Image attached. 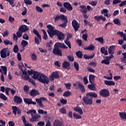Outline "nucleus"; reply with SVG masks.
Here are the masks:
<instances>
[{
    "label": "nucleus",
    "instance_id": "obj_1",
    "mask_svg": "<svg viewBox=\"0 0 126 126\" xmlns=\"http://www.w3.org/2000/svg\"><path fill=\"white\" fill-rule=\"evenodd\" d=\"M47 28V32L50 37L53 38L55 35L58 37V39L60 41L64 39V34L60 32L58 30H55V27L51 25H48Z\"/></svg>",
    "mask_w": 126,
    "mask_h": 126
},
{
    "label": "nucleus",
    "instance_id": "obj_2",
    "mask_svg": "<svg viewBox=\"0 0 126 126\" xmlns=\"http://www.w3.org/2000/svg\"><path fill=\"white\" fill-rule=\"evenodd\" d=\"M32 78L35 80H38L39 82L44 84H49V80L48 76L46 74L32 70Z\"/></svg>",
    "mask_w": 126,
    "mask_h": 126
},
{
    "label": "nucleus",
    "instance_id": "obj_3",
    "mask_svg": "<svg viewBox=\"0 0 126 126\" xmlns=\"http://www.w3.org/2000/svg\"><path fill=\"white\" fill-rule=\"evenodd\" d=\"M97 97V94L96 93H93L90 92V93H87L86 94V96H84L82 98V100L84 103L87 105H92L93 103V97L96 98Z\"/></svg>",
    "mask_w": 126,
    "mask_h": 126
},
{
    "label": "nucleus",
    "instance_id": "obj_4",
    "mask_svg": "<svg viewBox=\"0 0 126 126\" xmlns=\"http://www.w3.org/2000/svg\"><path fill=\"white\" fill-rule=\"evenodd\" d=\"M21 64L22 65V67H20V66H19V67L22 72L23 73V75H22V78H23L24 80L29 81V82H31V83H32V80H31V78H30V77L29 76V75H32V70H31V71H28V75L27 69L25 68V66H24V64H23V63H21Z\"/></svg>",
    "mask_w": 126,
    "mask_h": 126
},
{
    "label": "nucleus",
    "instance_id": "obj_5",
    "mask_svg": "<svg viewBox=\"0 0 126 126\" xmlns=\"http://www.w3.org/2000/svg\"><path fill=\"white\" fill-rule=\"evenodd\" d=\"M10 55V52L8 48H4L0 51V57L1 59H5Z\"/></svg>",
    "mask_w": 126,
    "mask_h": 126
},
{
    "label": "nucleus",
    "instance_id": "obj_6",
    "mask_svg": "<svg viewBox=\"0 0 126 126\" xmlns=\"http://www.w3.org/2000/svg\"><path fill=\"white\" fill-rule=\"evenodd\" d=\"M99 94L103 97L106 98L110 95L109 91L106 89H103L99 92Z\"/></svg>",
    "mask_w": 126,
    "mask_h": 126
},
{
    "label": "nucleus",
    "instance_id": "obj_7",
    "mask_svg": "<svg viewBox=\"0 0 126 126\" xmlns=\"http://www.w3.org/2000/svg\"><path fill=\"white\" fill-rule=\"evenodd\" d=\"M54 48L52 51L53 53L56 56L62 57L63 54L62 50L60 49L59 48H58V47H57L55 45L54 46Z\"/></svg>",
    "mask_w": 126,
    "mask_h": 126
},
{
    "label": "nucleus",
    "instance_id": "obj_8",
    "mask_svg": "<svg viewBox=\"0 0 126 126\" xmlns=\"http://www.w3.org/2000/svg\"><path fill=\"white\" fill-rule=\"evenodd\" d=\"M59 72L58 71H54L52 73L51 75L49 76V79L51 81L54 80V79H57L59 78Z\"/></svg>",
    "mask_w": 126,
    "mask_h": 126
},
{
    "label": "nucleus",
    "instance_id": "obj_9",
    "mask_svg": "<svg viewBox=\"0 0 126 126\" xmlns=\"http://www.w3.org/2000/svg\"><path fill=\"white\" fill-rule=\"evenodd\" d=\"M76 90L80 89L81 93H84L86 92L85 88L83 84H81L80 82H78V85L76 88Z\"/></svg>",
    "mask_w": 126,
    "mask_h": 126
},
{
    "label": "nucleus",
    "instance_id": "obj_10",
    "mask_svg": "<svg viewBox=\"0 0 126 126\" xmlns=\"http://www.w3.org/2000/svg\"><path fill=\"white\" fill-rule=\"evenodd\" d=\"M72 25L75 32L78 31L80 27V25L78 23L76 20H73L72 22Z\"/></svg>",
    "mask_w": 126,
    "mask_h": 126
},
{
    "label": "nucleus",
    "instance_id": "obj_11",
    "mask_svg": "<svg viewBox=\"0 0 126 126\" xmlns=\"http://www.w3.org/2000/svg\"><path fill=\"white\" fill-rule=\"evenodd\" d=\"M55 46L58 48H61L62 49H68V47L66 46L63 43H60L59 42H56L55 44Z\"/></svg>",
    "mask_w": 126,
    "mask_h": 126
},
{
    "label": "nucleus",
    "instance_id": "obj_12",
    "mask_svg": "<svg viewBox=\"0 0 126 126\" xmlns=\"http://www.w3.org/2000/svg\"><path fill=\"white\" fill-rule=\"evenodd\" d=\"M42 101H47V98L46 97H40V98H36L35 101L38 104L40 107H43V103H42Z\"/></svg>",
    "mask_w": 126,
    "mask_h": 126
},
{
    "label": "nucleus",
    "instance_id": "obj_13",
    "mask_svg": "<svg viewBox=\"0 0 126 126\" xmlns=\"http://www.w3.org/2000/svg\"><path fill=\"white\" fill-rule=\"evenodd\" d=\"M66 16H64L63 14H61L60 15H56V17L55 18V22H57L60 20H65V18H66Z\"/></svg>",
    "mask_w": 126,
    "mask_h": 126
},
{
    "label": "nucleus",
    "instance_id": "obj_14",
    "mask_svg": "<svg viewBox=\"0 0 126 126\" xmlns=\"http://www.w3.org/2000/svg\"><path fill=\"white\" fill-rule=\"evenodd\" d=\"M94 19L95 21L97 22H100L101 20L105 22V21L106 20V18L104 16H103L102 15H100L99 16H95L94 17Z\"/></svg>",
    "mask_w": 126,
    "mask_h": 126
},
{
    "label": "nucleus",
    "instance_id": "obj_15",
    "mask_svg": "<svg viewBox=\"0 0 126 126\" xmlns=\"http://www.w3.org/2000/svg\"><path fill=\"white\" fill-rule=\"evenodd\" d=\"M65 8L67 9L68 11H71L73 10V7L68 2H65L63 4Z\"/></svg>",
    "mask_w": 126,
    "mask_h": 126
},
{
    "label": "nucleus",
    "instance_id": "obj_16",
    "mask_svg": "<svg viewBox=\"0 0 126 126\" xmlns=\"http://www.w3.org/2000/svg\"><path fill=\"white\" fill-rule=\"evenodd\" d=\"M21 45L22 47L21 48L20 52H23V51L25 50V47L28 45V42L26 41V40H23L21 43Z\"/></svg>",
    "mask_w": 126,
    "mask_h": 126
},
{
    "label": "nucleus",
    "instance_id": "obj_17",
    "mask_svg": "<svg viewBox=\"0 0 126 126\" xmlns=\"http://www.w3.org/2000/svg\"><path fill=\"white\" fill-rule=\"evenodd\" d=\"M70 66V64L69 62L67 61H64L62 63V66L64 69H69V66Z\"/></svg>",
    "mask_w": 126,
    "mask_h": 126
},
{
    "label": "nucleus",
    "instance_id": "obj_18",
    "mask_svg": "<svg viewBox=\"0 0 126 126\" xmlns=\"http://www.w3.org/2000/svg\"><path fill=\"white\" fill-rule=\"evenodd\" d=\"M63 23L59 25V27H62V28H65L67 27V24L68 23L67 18H65L63 20Z\"/></svg>",
    "mask_w": 126,
    "mask_h": 126
},
{
    "label": "nucleus",
    "instance_id": "obj_19",
    "mask_svg": "<svg viewBox=\"0 0 126 126\" xmlns=\"http://www.w3.org/2000/svg\"><path fill=\"white\" fill-rule=\"evenodd\" d=\"M32 32L39 38V41H42V36H41V34H40V33L38 30L36 29H33Z\"/></svg>",
    "mask_w": 126,
    "mask_h": 126
},
{
    "label": "nucleus",
    "instance_id": "obj_20",
    "mask_svg": "<svg viewBox=\"0 0 126 126\" xmlns=\"http://www.w3.org/2000/svg\"><path fill=\"white\" fill-rule=\"evenodd\" d=\"M19 31L22 32H26V31H28V28L26 25H22L19 28Z\"/></svg>",
    "mask_w": 126,
    "mask_h": 126
},
{
    "label": "nucleus",
    "instance_id": "obj_21",
    "mask_svg": "<svg viewBox=\"0 0 126 126\" xmlns=\"http://www.w3.org/2000/svg\"><path fill=\"white\" fill-rule=\"evenodd\" d=\"M80 11L83 13H87L88 10L87 9L86 6L85 5H82L80 6Z\"/></svg>",
    "mask_w": 126,
    "mask_h": 126
},
{
    "label": "nucleus",
    "instance_id": "obj_22",
    "mask_svg": "<svg viewBox=\"0 0 126 126\" xmlns=\"http://www.w3.org/2000/svg\"><path fill=\"white\" fill-rule=\"evenodd\" d=\"M115 48V45H112L109 46L108 48V52L110 55L114 54Z\"/></svg>",
    "mask_w": 126,
    "mask_h": 126
},
{
    "label": "nucleus",
    "instance_id": "obj_23",
    "mask_svg": "<svg viewBox=\"0 0 126 126\" xmlns=\"http://www.w3.org/2000/svg\"><path fill=\"white\" fill-rule=\"evenodd\" d=\"M53 46V42L52 40H50V41L46 43V48L47 50L49 51H51L52 49Z\"/></svg>",
    "mask_w": 126,
    "mask_h": 126
},
{
    "label": "nucleus",
    "instance_id": "obj_24",
    "mask_svg": "<svg viewBox=\"0 0 126 126\" xmlns=\"http://www.w3.org/2000/svg\"><path fill=\"white\" fill-rule=\"evenodd\" d=\"M73 109L75 111L77 112L80 115H82L83 114L82 109L81 107H79V106L74 107Z\"/></svg>",
    "mask_w": 126,
    "mask_h": 126
},
{
    "label": "nucleus",
    "instance_id": "obj_25",
    "mask_svg": "<svg viewBox=\"0 0 126 126\" xmlns=\"http://www.w3.org/2000/svg\"><path fill=\"white\" fill-rule=\"evenodd\" d=\"M41 118V116L40 115H35L32 117V122H38L39 121V119Z\"/></svg>",
    "mask_w": 126,
    "mask_h": 126
},
{
    "label": "nucleus",
    "instance_id": "obj_26",
    "mask_svg": "<svg viewBox=\"0 0 126 126\" xmlns=\"http://www.w3.org/2000/svg\"><path fill=\"white\" fill-rule=\"evenodd\" d=\"M104 83L106 85H108L109 86H114L115 85V82H113V81H105Z\"/></svg>",
    "mask_w": 126,
    "mask_h": 126
},
{
    "label": "nucleus",
    "instance_id": "obj_27",
    "mask_svg": "<svg viewBox=\"0 0 126 126\" xmlns=\"http://www.w3.org/2000/svg\"><path fill=\"white\" fill-rule=\"evenodd\" d=\"M14 101L15 102V103L19 104L22 102V99L18 96H15Z\"/></svg>",
    "mask_w": 126,
    "mask_h": 126
},
{
    "label": "nucleus",
    "instance_id": "obj_28",
    "mask_svg": "<svg viewBox=\"0 0 126 126\" xmlns=\"http://www.w3.org/2000/svg\"><path fill=\"white\" fill-rule=\"evenodd\" d=\"M89 79L90 82L92 84H93V82H94V81L95 80V75L94 74H90Z\"/></svg>",
    "mask_w": 126,
    "mask_h": 126
},
{
    "label": "nucleus",
    "instance_id": "obj_29",
    "mask_svg": "<svg viewBox=\"0 0 126 126\" xmlns=\"http://www.w3.org/2000/svg\"><path fill=\"white\" fill-rule=\"evenodd\" d=\"M95 49L94 46L92 44H91L88 47H86L84 48V49L85 50H91V51H94Z\"/></svg>",
    "mask_w": 126,
    "mask_h": 126
},
{
    "label": "nucleus",
    "instance_id": "obj_30",
    "mask_svg": "<svg viewBox=\"0 0 126 126\" xmlns=\"http://www.w3.org/2000/svg\"><path fill=\"white\" fill-rule=\"evenodd\" d=\"M100 52L102 54H104L105 56H107L108 53L107 50H105V48L104 47H102L100 49Z\"/></svg>",
    "mask_w": 126,
    "mask_h": 126
},
{
    "label": "nucleus",
    "instance_id": "obj_31",
    "mask_svg": "<svg viewBox=\"0 0 126 126\" xmlns=\"http://www.w3.org/2000/svg\"><path fill=\"white\" fill-rule=\"evenodd\" d=\"M22 120L24 123V125H25V126H32L31 124L27 123V121H26V119H25V116H23V117H22Z\"/></svg>",
    "mask_w": 126,
    "mask_h": 126
},
{
    "label": "nucleus",
    "instance_id": "obj_32",
    "mask_svg": "<svg viewBox=\"0 0 126 126\" xmlns=\"http://www.w3.org/2000/svg\"><path fill=\"white\" fill-rule=\"evenodd\" d=\"M95 54H94L92 55L88 56L87 54L84 55V58L86 60L92 59L94 57Z\"/></svg>",
    "mask_w": 126,
    "mask_h": 126
},
{
    "label": "nucleus",
    "instance_id": "obj_33",
    "mask_svg": "<svg viewBox=\"0 0 126 126\" xmlns=\"http://www.w3.org/2000/svg\"><path fill=\"white\" fill-rule=\"evenodd\" d=\"M1 68L3 72V74H4V75H6V73L7 71V68L6 67V66H1Z\"/></svg>",
    "mask_w": 126,
    "mask_h": 126
},
{
    "label": "nucleus",
    "instance_id": "obj_34",
    "mask_svg": "<svg viewBox=\"0 0 126 126\" xmlns=\"http://www.w3.org/2000/svg\"><path fill=\"white\" fill-rule=\"evenodd\" d=\"M119 115L120 118L123 120H126V113L125 112H120Z\"/></svg>",
    "mask_w": 126,
    "mask_h": 126
},
{
    "label": "nucleus",
    "instance_id": "obj_35",
    "mask_svg": "<svg viewBox=\"0 0 126 126\" xmlns=\"http://www.w3.org/2000/svg\"><path fill=\"white\" fill-rule=\"evenodd\" d=\"M40 94L39 92L36 90H32V96L35 97L37 96V95H39Z\"/></svg>",
    "mask_w": 126,
    "mask_h": 126
},
{
    "label": "nucleus",
    "instance_id": "obj_36",
    "mask_svg": "<svg viewBox=\"0 0 126 126\" xmlns=\"http://www.w3.org/2000/svg\"><path fill=\"white\" fill-rule=\"evenodd\" d=\"M76 55L77 58H80V59H82L83 57V53L80 51H78L76 52Z\"/></svg>",
    "mask_w": 126,
    "mask_h": 126
},
{
    "label": "nucleus",
    "instance_id": "obj_37",
    "mask_svg": "<svg viewBox=\"0 0 126 126\" xmlns=\"http://www.w3.org/2000/svg\"><path fill=\"white\" fill-rule=\"evenodd\" d=\"M88 87L91 91H95L96 90V88L93 83L91 85H88Z\"/></svg>",
    "mask_w": 126,
    "mask_h": 126
},
{
    "label": "nucleus",
    "instance_id": "obj_38",
    "mask_svg": "<svg viewBox=\"0 0 126 126\" xmlns=\"http://www.w3.org/2000/svg\"><path fill=\"white\" fill-rule=\"evenodd\" d=\"M54 126H62V123L59 120H56L54 122Z\"/></svg>",
    "mask_w": 126,
    "mask_h": 126
},
{
    "label": "nucleus",
    "instance_id": "obj_39",
    "mask_svg": "<svg viewBox=\"0 0 126 126\" xmlns=\"http://www.w3.org/2000/svg\"><path fill=\"white\" fill-rule=\"evenodd\" d=\"M30 89V88L29 87V86H27V85H25L24 87V92H25V93H26L27 94H28V93H29V89Z\"/></svg>",
    "mask_w": 126,
    "mask_h": 126
},
{
    "label": "nucleus",
    "instance_id": "obj_40",
    "mask_svg": "<svg viewBox=\"0 0 126 126\" xmlns=\"http://www.w3.org/2000/svg\"><path fill=\"white\" fill-rule=\"evenodd\" d=\"M18 109V108L15 106H13L12 107V110L13 111V114H14L15 116H16V114H17Z\"/></svg>",
    "mask_w": 126,
    "mask_h": 126
},
{
    "label": "nucleus",
    "instance_id": "obj_41",
    "mask_svg": "<svg viewBox=\"0 0 126 126\" xmlns=\"http://www.w3.org/2000/svg\"><path fill=\"white\" fill-rule=\"evenodd\" d=\"M24 101L27 104H32V99L29 98H24Z\"/></svg>",
    "mask_w": 126,
    "mask_h": 126
},
{
    "label": "nucleus",
    "instance_id": "obj_42",
    "mask_svg": "<svg viewBox=\"0 0 126 126\" xmlns=\"http://www.w3.org/2000/svg\"><path fill=\"white\" fill-rule=\"evenodd\" d=\"M114 23L115 24L118 25V26H121V23L120 21V20H119V19L116 18L113 21Z\"/></svg>",
    "mask_w": 126,
    "mask_h": 126
},
{
    "label": "nucleus",
    "instance_id": "obj_43",
    "mask_svg": "<svg viewBox=\"0 0 126 126\" xmlns=\"http://www.w3.org/2000/svg\"><path fill=\"white\" fill-rule=\"evenodd\" d=\"M3 43L4 45H12V41H9L7 39L3 40Z\"/></svg>",
    "mask_w": 126,
    "mask_h": 126
},
{
    "label": "nucleus",
    "instance_id": "obj_44",
    "mask_svg": "<svg viewBox=\"0 0 126 126\" xmlns=\"http://www.w3.org/2000/svg\"><path fill=\"white\" fill-rule=\"evenodd\" d=\"M96 41H98L101 44H103L104 43V39L103 37H100L98 38H95Z\"/></svg>",
    "mask_w": 126,
    "mask_h": 126
},
{
    "label": "nucleus",
    "instance_id": "obj_45",
    "mask_svg": "<svg viewBox=\"0 0 126 126\" xmlns=\"http://www.w3.org/2000/svg\"><path fill=\"white\" fill-rule=\"evenodd\" d=\"M0 99L4 100V101H6V100H7V97H6V96L2 93L0 94Z\"/></svg>",
    "mask_w": 126,
    "mask_h": 126
},
{
    "label": "nucleus",
    "instance_id": "obj_46",
    "mask_svg": "<svg viewBox=\"0 0 126 126\" xmlns=\"http://www.w3.org/2000/svg\"><path fill=\"white\" fill-rule=\"evenodd\" d=\"M43 32L44 34L43 39L44 40H47L48 39V34H47V32L45 30H43Z\"/></svg>",
    "mask_w": 126,
    "mask_h": 126
},
{
    "label": "nucleus",
    "instance_id": "obj_47",
    "mask_svg": "<svg viewBox=\"0 0 126 126\" xmlns=\"http://www.w3.org/2000/svg\"><path fill=\"white\" fill-rule=\"evenodd\" d=\"M65 44L68 46L69 48L70 49L71 48V43L69 40L65 39L64 40Z\"/></svg>",
    "mask_w": 126,
    "mask_h": 126
},
{
    "label": "nucleus",
    "instance_id": "obj_48",
    "mask_svg": "<svg viewBox=\"0 0 126 126\" xmlns=\"http://www.w3.org/2000/svg\"><path fill=\"white\" fill-rule=\"evenodd\" d=\"M101 63H104L106 65H109L110 64V61L107 60L106 59L103 60L101 61Z\"/></svg>",
    "mask_w": 126,
    "mask_h": 126
},
{
    "label": "nucleus",
    "instance_id": "obj_49",
    "mask_svg": "<svg viewBox=\"0 0 126 126\" xmlns=\"http://www.w3.org/2000/svg\"><path fill=\"white\" fill-rule=\"evenodd\" d=\"M82 38L85 41H88V34L87 32H86L85 34H83Z\"/></svg>",
    "mask_w": 126,
    "mask_h": 126
},
{
    "label": "nucleus",
    "instance_id": "obj_50",
    "mask_svg": "<svg viewBox=\"0 0 126 126\" xmlns=\"http://www.w3.org/2000/svg\"><path fill=\"white\" fill-rule=\"evenodd\" d=\"M71 94L70 92L69 91H67L66 92H65L63 94V96L65 97H68Z\"/></svg>",
    "mask_w": 126,
    "mask_h": 126
},
{
    "label": "nucleus",
    "instance_id": "obj_51",
    "mask_svg": "<svg viewBox=\"0 0 126 126\" xmlns=\"http://www.w3.org/2000/svg\"><path fill=\"white\" fill-rule=\"evenodd\" d=\"M67 58H68V59L69 60V61L70 62H72L74 60V57L72 55H69L67 56Z\"/></svg>",
    "mask_w": 126,
    "mask_h": 126
},
{
    "label": "nucleus",
    "instance_id": "obj_52",
    "mask_svg": "<svg viewBox=\"0 0 126 126\" xmlns=\"http://www.w3.org/2000/svg\"><path fill=\"white\" fill-rule=\"evenodd\" d=\"M73 116L76 119H80L82 118V117L80 115H79L75 113H73Z\"/></svg>",
    "mask_w": 126,
    "mask_h": 126
},
{
    "label": "nucleus",
    "instance_id": "obj_53",
    "mask_svg": "<svg viewBox=\"0 0 126 126\" xmlns=\"http://www.w3.org/2000/svg\"><path fill=\"white\" fill-rule=\"evenodd\" d=\"M60 112L63 114H65L66 113V109L64 108V107H62L60 109Z\"/></svg>",
    "mask_w": 126,
    "mask_h": 126
},
{
    "label": "nucleus",
    "instance_id": "obj_54",
    "mask_svg": "<svg viewBox=\"0 0 126 126\" xmlns=\"http://www.w3.org/2000/svg\"><path fill=\"white\" fill-rule=\"evenodd\" d=\"M38 113L40 114H45L47 115L48 114V112L47 111H44V110H43V109H39V110L38 111Z\"/></svg>",
    "mask_w": 126,
    "mask_h": 126
},
{
    "label": "nucleus",
    "instance_id": "obj_55",
    "mask_svg": "<svg viewBox=\"0 0 126 126\" xmlns=\"http://www.w3.org/2000/svg\"><path fill=\"white\" fill-rule=\"evenodd\" d=\"M39 40V37H38L37 36H35V37H34L35 43L37 45H39L40 44V41Z\"/></svg>",
    "mask_w": 126,
    "mask_h": 126
},
{
    "label": "nucleus",
    "instance_id": "obj_56",
    "mask_svg": "<svg viewBox=\"0 0 126 126\" xmlns=\"http://www.w3.org/2000/svg\"><path fill=\"white\" fill-rule=\"evenodd\" d=\"M24 2L27 5H30V4H32V1L31 0H24Z\"/></svg>",
    "mask_w": 126,
    "mask_h": 126
},
{
    "label": "nucleus",
    "instance_id": "obj_57",
    "mask_svg": "<svg viewBox=\"0 0 126 126\" xmlns=\"http://www.w3.org/2000/svg\"><path fill=\"white\" fill-rule=\"evenodd\" d=\"M74 66L75 67L76 70L77 71H79V64L77 62H74Z\"/></svg>",
    "mask_w": 126,
    "mask_h": 126
},
{
    "label": "nucleus",
    "instance_id": "obj_58",
    "mask_svg": "<svg viewBox=\"0 0 126 126\" xmlns=\"http://www.w3.org/2000/svg\"><path fill=\"white\" fill-rule=\"evenodd\" d=\"M36 9L38 12H40V13L43 12V9H42V8H41V7L39 6H36Z\"/></svg>",
    "mask_w": 126,
    "mask_h": 126
},
{
    "label": "nucleus",
    "instance_id": "obj_59",
    "mask_svg": "<svg viewBox=\"0 0 126 126\" xmlns=\"http://www.w3.org/2000/svg\"><path fill=\"white\" fill-rule=\"evenodd\" d=\"M83 82L84 83L85 85H87L88 83V80L87 76H84L83 78Z\"/></svg>",
    "mask_w": 126,
    "mask_h": 126
},
{
    "label": "nucleus",
    "instance_id": "obj_60",
    "mask_svg": "<svg viewBox=\"0 0 126 126\" xmlns=\"http://www.w3.org/2000/svg\"><path fill=\"white\" fill-rule=\"evenodd\" d=\"M64 85L65 86V88L68 90H70L71 86V84L70 83H69L68 84H64Z\"/></svg>",
    "mask_w": 126,
    "mask_h": 126
},
{
    "label": "nucleus",
    "instance_id": "obj_61",
    "mask_svg": "<svg viewBox=\"0 0 126 126\" xmlns=\"http://www.w3.org/2000/svg\"><path fill=\"white\" fill-rule=\"evenodd\" d=\"M13 52L14 53H17V52H18V46L17 45H15L14 46Z\"/></svg>",
    "mask_w": 126,
    "mask_h": 126
},
{
    "label": "nucleus",
    "instance_id": "obj_62",
    "mask_svg": "<svg viewBox=\"0 0 126 126\" xmlns=\"http://www.w3.org/2000/svg\"><path fill=\"white\" fill-rule=\"evenodd\" d=\"M97 4V1H92L91 3H90V4L92 6H95Z\"/></svg>",
    "mask_w": 126,
    "mask_h": 126
},
{
    "label": "nucleus",
    "instance_id": "obj_63",
    "mask_svg": "<svg viewBox=\"0 0 126 126\" xmlns=\"http://www.w3.org/2000/svg\"><path fill=\"white\" fill-rule=\"evenodd\" d=\"M22 33L19 30L16 33L18 38H20L22 36Z\"/></svg>",
    "mask_w": 126,
    "mask_h": 126
},
{
    "label": "nucleus",
    "instance_id": "obj_64",
    "mask_svg": "<svg viewBox=\"0 0 126 126\" xmlns=\"http://www.w3.org/2000/svg\"><path fill=\"white\" fill-rule=\"evenodd\" d=\"M126 5V0H123L122 2H121V3L119 4V6L120 7H123L124 6Z\"/></svg>",
    "mask_w": 126,
    "mask_h": 126
}]
</instances>
